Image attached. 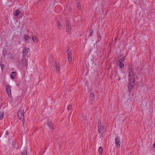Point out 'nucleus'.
Masks as SVG:
<instances>
[{"label":"nucleus","mask_w":155,"mask_h":155,"mask_svg":"<svg viewBox=\"0 0 155 155\" xmlns=\"http://www.w3.org/2000/svg\"><path fill=\"white\" fill-rule=\"evenodd\" d=\"M6 90L7 93L9 97H12L11 87L9 85H7L6 87Z\"/></svg>","instance_id":"8"},{"label":"nucleus","mask_w":155,"mask_h":155,"mask_svg":"<svg viewBox=\"0 0 155 155\" xmlns=\"http://www.w3.org/2000/svg\"><path fill=\"white\" fill-rule=\"evenodd\" d=\"M47 124L49 126V127L51 129H54V127H53V124H51V122L49 120L47 121Z\"/></svg>","instance_id":"13"},{"label":"nucleus","mask_w":155,"mask_h":155,"mask_svg":"<svg viewBox=\"0 0 155 155\" xmlns=\"http://www.w3.org/2000/svg\"><path fill=\"white\" fill-rule=\"evenodd\" d=\"M15 144H16V143L15 142H13V143H12V147H13V148H14L15 146Z\"/></svg>","instance_id":"28"},{"label":"nucleus","mask_w":155,"mask_h":155,"mask_svg":"<svg viewBox=\"0 0 155 155\" xmlns=\"http://www.w3.org/2000/svg\"><path fill=\"white\" fill-rule=\"evenodd\" d=\"M8 132L7 130H6L5 132V134L6 135H8Z\"/></svg>","instance_id":"29"},{"label":"nucleus","mask_w":155,"mask_h":155,"mask_svg":"<svg viewBox=\"0 0 155 155\" xmlns=\"http://www.w3.org/2000/svg\"><path fill=\"white\" fill-rule=\"evenodd\" d=\"M23 65L26 66L27 65V63L25 59H24L22 60Z\"/></svg>","instance_id":"19"},{"label":"nucleus","mask_w":155,"mask_h":155,"mask_svg":"<svg viewBox=\"0 0 155 155\" xmlns=\"http://www.w3.org/2000/svg\"><path fill=\"white\" fill-rule=\"evenodd\" d=\"M68 61L70 62L72 61V53L71 50L68 49L67 51Z\"/></svg>","instance_id":"6"},{"label":"nucleus","mask_w":155,"mask_h":155,"mask_svg":"<svg viewBox=\"0 0 155 155\" xmlns=\"http://www.w3.org/2000/svg\"><path fill=\"white\" fill-rule=\"evenodd\" d=\"M4 113L3 112H0V119L2 120L3 118Z\"/></svg>","instance_id":"20"},{"label":"nucleus","mask_w":155,"mask_h":155,"mask_svg":"<svg viewBox=\"0 0 155 155\" xmlns=\"http://www.w3.org/2000/svg\"><path fill=\"white\" fill-rule=\"evenodd\" d=\"M57 73L59 74L60 73V65L58 63H56L55 64Z\"/></svg>","instance_id":"10"},{"label":"nucleus","mask_w":155,"mask_h":155,"mask_svg":"<svg viewBox=\"0 0 155 155\" xmlns=\"http://www.w3.org/2000/svg\"><path fill=\"white\" fill-rule=\"evenodd\" d=\"M98 151L99 152V154L100 155H101L102 154L103 149V148L101 147H100L99 148Z\"/></svg>","instance_id":"16"},{"label":"nucleus","mask_w":155,"mask_h":155,"mask_svg":"<svg viewBox=\"0 0 155 155\" xmlns=\"http://www.w3.org/2000/svg\"><path fill=\"white\" fill-rule=\"evenodd\" d=\"M24 110L22 108L19 109L18 113V115L20 119L23 118V120H24Z\"/></svg>","instance_id":"3"},{"label":"nucleus","mask_w":155,"mask_h":155,"mask_svg":"<svg viewBox=\"0 0 155 155\" xmlns=\"http://www.w3.org/2000/svg\"><path fill=\"white\" fill-rule=\"evenodd\" d=\"M25 42L26 43H29L30 42V37L28 35H25Z\"/></svg>","instance_id":"12"},{"label":"nucleus","mask_w":155,"mask_h":155,"mask_svg":"<svg viewBox=\"0 0 155 155\" xmlns=\"http://www.w3.org/2000/svg\"><path fill=\"white\" fill-rule=\"evenodd\" d=\"M129 81L134 82V75L133 71L130 69L129 72Z\"/></svg>","instance_id":"2"},{"label":"nucleus","mask_w":155,"mask_h":155,"mask_svg":"<svg viewBox=\"0 0 155 155\" xmlns=\"http://www.w3.org/2000/svg\"><path fill=\"white\" fill-rule=\"evenodd\" d=\"M20 12V11L19 9L16 10L14 13V16H17L18 15Z\"/></svg>","instance_id":"18"},{"label":"nucleus","mask_w":155,"mask_h":155,"mask_svg":"<svg viewBox=\"0 0 155 155\" xmlns=\"http://www.w3.org/2000/svg\"><path fill=\"white\" fill-rule=\"evenodd\" d=\"M91 34H90V35L89 36H91Z\"/></svg>","instance_id":"31"},{"label":"nucleus","mask_w":155,"mask_h":155,"mask_svg":"<svg viewBox=\"0 0 155 155\" xmlns=\"http://www.w3.org/2000/svg\"><path fill=\"white\" fill-rule=\"evenodd\" d=\"M118 66L120 68H122L124 66V64L122 62V61H120V60L118 61Z\"/></svg>","instance_id":"14"},{"label":"nucleus","mask_w":155,"mask_h":155,"mask_svg":"<svg viewBox=\"0 0 155 155\" xmlns=\"http://www.w3.org/2000/svg\"><path fill=\"white\" fill-rule=\"evenodd\" d=\"M16 72H12L11 75V78L12 79H14L15 78V76L16 75Z\"/></svg>","instance_id":"17"},{"label":"nucleus","mask_w":155,"mask_h":155,"mask_svg":"<svg viewBox=\"0 0 155 155\" xmlns=\"http://www.w3.org/2000/svg\"><path fill=\"white\" fill-rule=\"evenodd\" d=\"M0 66L2 69V70L3 71L5 65L3 64H1L0 65Z\"/></svg>","instance_id":"24"},{"label":"nucleus","mask_w":155,"mask_h":155,"mask_svg":"<svg viewBox=\"0 0 155 155\" xmlns=\"http://www.w3.org/2000/svg\"><path fill=\"white\" fill-rule=\"evenodd\" d=\"M142 104L143 105V106H146L147 105V103L145 102H144V101H142Z\"/></svg>","instance_id":"27"},{"label":"nucleus","mask_w":155,"mask_h":155,"mask_svg":"<svg viewBox=\"0 0 155 155\" xmlns=\"http://www.w3.org/2000/svg\"><path fill=\"white\" fill-rule=\"evenodd\" d=\"M134 82L129 81L128 88L129 91L130 93L133 90L134 87Z\"/></svg>","instance_id":"7"},{"label":"nucleus","mask_w":155,"mask_h":155,"mask_svg":"<svg viewBox=\"0 0 155 155\" xmlns=\"http://www.w3.org/2000/svg\"><path fill=\"white\" fill-rule=\"evenodd\" d=\"M115 144L117 147H120V140L119 137H117L115 139Z\"/></svg>","instance_id":"9"},{"label":"nucleus","mask_w":155,"mask_h":155,"mask_svg":"<svg viewBox=\"0 0 155 155\" xmlns=\"http://www.w3.org/2000/svg\"><path fill=\"white\" fill-rule=\"evenodd\" d=\"M38 40V38L35 37H33L32 38V40L35 43Z\"/></svg>","instance_id":"21"},{"label":"nucleus","mask_w":155,"mask_h":155,"mask_svg":"<svg viewBox=\"0 0 155 155\" xmlns=\"http://www.w3.org/2000/svg\"><path fill=\"white\" fill-rule=\"evenodd\" d=\"M57 25L58 28L60 30L62 28V26L61 23L58 21L57 20Z\"/></svg>","instance_id":"11"},{"label":"nucleus","mask_w":155,"mask_h":155,"mask_svg":"<svg viewBox=\"0 0 155 155\" xmlns=\"http://www.w3.org/2000/svg\"><path fill=\"white\" fill-rule=\"evenodd\" d=\"M22 155H28L26 150H24L22 153Z\"/></svg>","instance_id":"23"},{"label":"nucleus","mask_w":155,"mask_h":155,"mask_svg":"<svg viewBox=\"0 0 155 155\" xmlns=\"http://www.w3.org/2000/svg\"><path fill=\"white\" fill-rule=\"evenodd\" d=\"M125 58L124 57H122L121 56L120 58V59L119 60H120V61H123L125 60Z\"/></svg>","instance_id":"22"},{"label":"nucleus","mask_w":155,"mask_h":155,"mask_svg":"<svg viewBox=\"0 0 155 155\" xmlns=\"http://www.w3.org/2000/svg\"><path fill=\"white\" fill-rule=\"evenodd\" d=\"M90 98L92 101L93 100L94 98V94L92 92H91L90 93Z\"/></svg>","instance_id":"15"},{"label":"nucleus","mask_w":155,"mask_h":155,"mask_svg":"<svg viewBox=\"0 0 155 155\" xmlns=\"http://www.w3.org/2000/svg\"><path fill=\"white\" fill-rule=\"evenodd\" d=\"M66 32L69 34L71 32V28L68 20H67L66 23Z\"/></svg>","instance_id":"4"},{"label":"nucleus","mask_w":155,"mask_h":155,"mask_svg":"<svg viewBox=\"0 0 155 155\" xmlns=\"http://www.w3.org/2000/svg\"><path fill=\"white\" fill-rule=\"evenodd\" d=\"M22 55L24 57H28L30 55V49H24L22 51Z\"/></svg>","instance_id":"1"},{"label":"nucleus","mask_w":155,"mask_h":155,"mask_svg":"<svg viewBox=\"0 0 155 155\" xmlns=\"http://www.w3.org/2000/svg\"><path fill=\"white\" fill-rule=\"evenodd\" d=\"M77 8L78 9H79L81 8V5L79 3H77Z\"/></svg>","instance_id":"25"},{"label":"nucleus","mask_w":155,"mask_h":155,"mask_svg":"<svg viewBox=\"0 0 155 155\" xmlns=\"http://www.w3.org/2000/svg\"><path fill=\"white\" fill-rule=\"evenodd\" d=\"M98 131L99 133H100L102 130L104 129V126L101 125V122L99 120L98 122Z\"/></svg>","instance_id":"5"},{"label":"nucleus","mask_w":155,"mask_h":155,"mask_svg":"<svg viewBox=\"0 0 155 155\" xmlns=\"http://www.w3.org/2000/svg\"><path fill=\"white\" fill-rule=\"evenodd\" d=\"M154 147L155 148V143L154 144Z\"/></svg>","instance_id":"30"},{"label":"nucleus","mask_w":155,"mask_h":155,"mask_svg":"<svg viewBox=\"0 0 155 155\" xmlns=\"http://www.w3.org/2000/svg\"><path fill=\"white\" fill-rule=\"evenodd\" d=\"M71 108H72L71 105H69L68 106V107H67V109L68 110H71Z\"/></svg>","instance_id":"26"}]
</instances>
